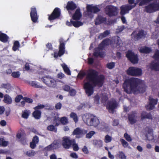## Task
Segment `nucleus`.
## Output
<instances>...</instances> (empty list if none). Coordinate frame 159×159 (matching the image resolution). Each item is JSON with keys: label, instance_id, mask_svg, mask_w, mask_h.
Masks as SVG:
<instances>
[{"label": "nucleus", "instance_id": "nucleus-1", "mask_svg": "<svg viewBox=\"0 0 159 159\" xmlns=\"http://www.w3.org/2000/svg\"><path fill=\"white\" fill-rule=\"evenodd\" d=\"M104 79L103 75H101L98 76V73L97 71L93 69H90L87 72V82L84 85V88L86 94L88 96L92 95L93 93L94 87H102Z\"/></svg>", "mask_w": 159, "mask_h": 159}, {"label": "nucleus", "instance_id": "nucleus-2", "mask_svg": "<svg viewBox=\"0 0 159 159\" xmlns=\"http://www.w3.org/2000/svg\"><path fill=\"white\" fill-rule=\"evenodd\" d=\"M125 92L128 93H143L145 91L144 82L137 78H131L126 80L123 85Z\"/></svg>", "mask_w": 159, "mask_h": 159}, {"label": "nucleus", "instance_id": "nucleus-3", "mask_svg": "<svg viewBox=\"0 0 159 159\" xmlns=\"http://www.w3.org/2000/svg\"><path fill=\"white\" fill-rule=\"evenodd\" d=\"M84 122L89 126L96 127L99 124V121L98 118L91 114H86L83 116Z\"/></svg>", "mask_w": 159, "mask_h": 159}, {"label": "nucleus", "instance_id": "nucleus-4", "mask_svg": "<svg viewBox=\"0 0 159 159\" xmlns=\"http://www.w3.org/2000/svg\"><path fill=\"white\" fill-rule=\"evenodd\" d=\"M41 80L44 84L49 87L55 88L56 86V81L49 76L43 77Z\"/></svg>", "mask_w": 159, "mask_h": 159}, {"label": "nucleus", "instance_id": "nucleus-5", "mask_svg": "<svg viewBox=\"0 0 159 159\" xmlns=\"http://www.w3.org/2000/svg\"><path fill=\"white\" fill-rule=\"evenodd\" d=\"M118 9L116 7L111 5H108L105 9V12L109 16H113L117 15Z\"/></svg>", "mask_w": 159, "mask_h": 159}, {"label": "nucleus", "instance_id": "nucleus-6", "mask_svg": "<svg viewBox=\"0 0 159 159\" xmlns=\"http://www.w3.org/2000/svg\"><path fill=\"white\" fill-rule=\"evenodd\" d=\"M108 40H104L101 44L99 45L98 48L95 50L94 52V55L95 56H99L101 57H103L104 56V54L101 51L105 45H107Z\"/></svg>", "mask_w": 159, "mask_h": 159}, {"label": "nucleus", "instance_id": "nucleus-7", "mask_svg": "<svg viewBox=\"0 0 159 159\" xmlns=\"http://www.w3.org/2000/svg\"><path fill=\"white\" fill-rule=\"evenodd\" d=\"M48 20L51 22L54 20L58 19L60 17V9L58 7L55 8L50 14L48 15Z\"/></svg>", "mask_w": 159, "mask_h": 159}, {"label": "nucleus", "instance_id": "nucleus-8", "mask_svg": "<svg viewBox=\"0 0 159 159\" xmlns=\"http://www.w3.org/2000/svg\"><path fill=\"white\" fill-rule=\"evenodd\" d=\"M128 74L133 76H139L142 74L140 69L134 67H130L127 71Z\"/></svg>", "mask_w": 159, "mask_h": 159}, {"label": "nucleus", "instance_id": "nucleus-9", "mask_svg": "<svg viewBox=\"0 0 159 159\" xmlns=\"http://www.w3.org/2000/svg\"><path fill=\"white\" fill-rule=\"evenodd\" d=\"M74 142V139H70V137L65 136L62 138V145L64 148L67 149L73 144Z\"/></svg>", "mask_w": 159, "mask_h": 159}, {"label": "nucleus", "instance_id": "nucleus-10", "mask_svg": "<svg viewBox=\"0 0 159 159\" xmlns=\"http://www.w3.org/2000/svg\"><path fill=\"white\" fill-rule=\"evenodd\" d=\"M30 16L31 20L34 23L38 22L39 16L38 15L36 8L33 7L31 8V11L30 13Z\"/></svg>", "mask_w": 159, "mask_h": 159}, {"label": "nucleus", "instance_id": "nucleus-11", "mask_svg": "<svg viewBox=\"0 0 159 159\" xmlns=\"http://www.w3.org/2000/svg\"><path fill=\"white\" fill-rule=\"evenodd\" d=\"M126 56L132 63H138V60L137 56L132 51H129L126 54Z\"/></svg>", "mask_w": 159, "mask_h": 159}, {"label": "nucleus", "instance_id": "nucleus-12", "mask_svg": "<svg viewBox=\"0 0 159 159\" xmlns=\"http://www.w3.org/2000/svg\"><path fill=\"white\" fill-rule=\"evenodd\" d=\"M136 4L134 5H126L122 6L120 7V14L121 15H123L129 12V10L134 8Z\"/></svg>", "mask_w": 159, "mask_h": 159}, {"label": "nucleus", "instance_id": "nucleus-13", "mask_svg": "<svg viewBox=\"0 0 159 159\" xmlns=\"http://www.w3.org/2000/svg\"><path fill=\"white\" fill-rule=\"evenodd\" d=\"M159 9V5L152 3L145 7V11L148 13H152Z\"/></svg>", "mask_w": 159, "mask_h": 159}, {"label": "nucleus", "instance_id": "nucleus-14", "mask_svg": "<svg viewBox=\"0 0 159 159\" xmlns=\"http://www.w3.org/2000/svg\"><path fill=\"white\" fill-rule=\"evenodd\" d=\"M149 104L146 106L147 110L150 111L153 109L155 105L157 104V99H153L151 97L149 98Z\"/></svg>", "mask_w": 159, "mask_h": 159}, {"label": "nucleus", "instance_id": "nucleus-15", "mask_svg": "<svg viewBox=\"0 0 159 159\" xmlns=\"http://www.w3.org/2000/svg\"><path fill=\"white\" fill-rule=\"evenodd\" d=\"M86 9L88 11V13H96L99 12L100 11V9L96 5L87 4L86 7Z\"/></svg>", "mask_w": 159, "mask_h": 159}, {"label": "nucleus", "instance_id": "nucleus-16", "mask_svg": "<svg viewBox=\"0 0 159 159\" xmlns=\"http://www.w3.org/2000/svg\"><path fill=\"white\" fill-rule=\"evenodd\" d=\"M118 105V103L115 100H113L109 101L108 103V107L110 112H113L114 110L117 108Z\"/></svg>", "mask_w": 159, "mask_h": 159}, {"label": "nucleus", "instance_id": "nucleus-17", "mask_svg": "<svg viewBox=\"0 0 159 159\" xmlns=\"http://www.w3.org/2000/svg\"><path fill=\"white\" fill-rule=\"evenodd\" d=\"M138 117L137 114L135 112H133L129 115L128 119L130 123L133 124L136 122Z\"/></svg>", "mask_w": 159, "mask_h": 159}, {"label": "nucleus", "instance_id": "nucleus-18", "mask_svg": "<svg viewBox=\"0 0 159 159\" xmlns=\"http://www.w3.org/2000/svg\"><path fill=\"white\" fill-rule=\"evenodd\" d=\"M147 67L152 70H159V62L156 61L152 62Z\"/></svg>", "mask_w": 159, "mask_h": 159}, {"label": "nucleus", "instance_id": "nucleus-19", "mask_svg": "<svg viewBox=\"0 0 159 159\" xmlns=\"http://www.w3.org/2000/svg\"><path fill=\"white\" fill-rule=\"evenodd\" d=\"M144 32L143 30L139 31L138 33H136V31H134L132 34L131 36H134V39L136 40L140 39L145 36Z\"/></svg>", "mask_w": 159, "mask_h": 159}, {"label": "nucleus", "instance_id": "nucleus-20", "mask_svg": "<svg viewBox=\"0 0 159 159\" xmlns=\"http://www.w3.org/2000/svg\"><path fill=\"white\" fill-rule=\"evenodd\" d=\"M87 131L84 129H82L79 128H77L74 130L72 134L73 135H83L86 134Z\"/></svg>", "mask_w": 159, "mask_h": 159}, {"label": "nucleus", "instance_id": "nucleus-21", "mask_svg": "<svg viewBox=\"0 0 159 159\" xmlns=\"http://www.w3.org/2000/svg\"><path fill=\"white\" fill-rule=\"evenodd\" d=\"M77 7L76 5L72 1L68 2L66 6V8L69 14H72L71 11L75 9Z\"/></svg>", "mask_w": 159, "mask_h": 159}, {"label": "nucleus", "instance_id": "nucleus-22", "mask_svg": "<svg viewBox=\"0 0 159 159\" xmlns=\"http://www.w3.org/2000/svg\"><path fill=\"white\" fill-rule=\"evenodd\" d=\"M3 102L7 104H10L12 103V99L11 98L8 94H6L3 95Z\"/></svg>", "mask_w": 159, "mask_h": 159}, {"label": "nucleus", "instance_id": "nucleus-23", "mask_svg": "<svg viewBox=\"0 0 159 159\" xmlns=\"http://www.w3.org/2000/svg\"><path fill=\"white\" fill-rule=\"evenodd\" d=\"M114 42V43L113 46L117 48H119L121 46L122 43L120 38L118 36L115 37Z\"/></svg>", "mask_w": 159, "mask_h": 159}, {"label": "nucleus", "instance_id": "nucleus-24", "mask_svg": "<svg viewBox=\"0 0 159 159\" xmlns=\"http://www.w3.org/2000/svg\"><path fill=\"white\" fill-rule=\"evenodd\" d=\"M32 116L36 120H39L41 117V112L40 110H35L32 113Z\"/></svg>", "mask_w": 159, "mask_h": 159}, {"label": "nucleus", "instance_id": "nucleus-25", "mask_svg": "<svg viewBox=\"0 0 159 159\" xmlns=\"http://www.w3.org/2000/svg\"><path fill=\"white\" fill-rule=\"evenodd\" d=\"M82 16L80 9H77L74 15L72 16L73 19L75 20H79Z\"/></svg>", "mask_w": 159, "mask_h": 159}, {"label": "nucleus", "instance_id": "nucleus-26", "mask_svg": "<svg viewBox=\"0 0 159 159\" xmlns=\"http://www.w3.org/2000/svg\"><path fill=\"white\" fill-rule=\"evenodd\" d=\"M9 38L7 35L5 34L2 33L0 31V41L2 42L5 43L7 41Z\"/></svg>", "mask_w": 159, "mask_h": 159}, {"label": "nucleus", "instance_id": "nucleus-27", "mask_svg": "<svg viewBox=\"0 0 159 159\" xmlns=\"http://www.w3.org/2000/svg\"><path fill=\"white\" fill-rule=\"evenodd\" d=\"M106 20V19L105 18L101 16H98L95 20V24L96 25L99 24L104 22Z\"/></svg>", "mask_w": 159, "mask_h": 159}, {"label": "nucleus", "instance_id": "nucleus-28", "mask_svg": "<svg viewBox=\"0 0 159 159\" xmlns=\"http://www.w3.org/2000/svg\"><path fill=\"white\" fill-rule=\"evenodd\" d=\"M142 120H143L145 118L152 119V116L150 113H147L145 112H143L141 115Z\"/></svg>", "mask_w": 159, "mask_h": 159}, {"label": "nucleus", "instance_id": "nucleus-29", "mask_svg": "<svg viewBox=\"0 0 159 159\" xmlns=\"http://www.w3.org/2000/svg\"><path fill=\"white\" fill-rule=\"evenodd\" d=\"M30 113V112L28 110H25L22 112V117L25 119H27Z\"/></svg>", "mask_w": 159, "mask_h": 159}, {"label": "nucleus", "instance_id": "nucleus-30", "mask_svg": "<svg viewBox=\"0 0 159 159\" xmlns=\"http://www.w3.org/2000/svg\"><path fill=\"white\" fill-rule=\"evenodd\" d=\"M140 52L141 53H147L150 52L151 50L150 48L147 47L141 48L139 49Z\"/></svg>", "mask_w": 159, "mask_h": 159}, {"label": "nucleus", "instance_id": "nucleus-31", "mask_svg": "<svg viewBox=\"0 0 159 159\" xmlns=\"http://www.w3.org/2000/svg\"><path fill=\"white\" fill-rule=\"evenodd\" d=\"M53 149H56L59 148L60 146V142L58 140H55L51 144Z\"/></svg>", "mask_w": 159, "mask_h": 159}, {"label": "nucleus", "instance_id": "nucleus-32", "mask_svg": "<svg viewBox=\"0 0 159 159\" xmlns=\"http://www.w3.org/2000/svg\"><path fill=\"white\" fill-rule=\"evenodd\" d=\"M64 72L67 75H71L70 72L67 66L65 64H62L61 65Z\"/></svg>", "mask_w": 159, "mask_h": 159}, {"label": "nucleus", "instance_id": "nucleus-33", "mask_svg": "<svg viewBox=\"0 0 159 159\" xmlns=\"http://www.w3.org/2000/svg\"><path fill=\"white\" fill-rule=\"evenodd\" d=\"M20 47V44L18 41H16L14 43L12 49L14 51L17 50Z\"/></svg>", "mask_w": 159, "mask_h": 159}, {"label": "nucleus", "instance_id": "nucleus-34", "mask_svg": "<svg viewBox=\"0 0 159 159\" xmlns=\"http://www.w3.org/2000/svg\"><path fill=\"white\" fill-rule=\"evenodd\" d=\"M110 34V31L108 30H106L103 33H101L98 36V38L100 39H102L103 38L107 36Z\"/></svg>", "mask_w": 159, "mask_h": 159}, {"label": "nucleus", "instance_id": "nucleus-35", "mask_svg": "<svg viewBox=\"0 0 159 159\" xmlns=\"http://www.w3.org/2000/svg\"><path fill=\"white\" fill-rule=\"evenodd\" d=\"M8 144L7 141H5L3 138H0V146L3 147H6Z\"/></svg>", "mask_w": 159, "mask_h": 159}, {"label": "nucleus", "instance_id": "nucleus-36", "mask_svg": "<svg viewBox=\"0 0 159 159\" xmlns=\"http://www.w3.org/2000/svg\"><path fill=\"white\" fill-rule=\"evenodd\" d=\"M60 122L63 125L67 124L68 122L67 118L66 117H63L61 118Z\"/></svg>", "mask_w": 159, "mask_h": 159}, {"label": "nucleus", "instance_id": "nucleus-37", "mask_svg": "<svg viewBox=\"0 0 159 159\" xmlns=\"http://www.w3.org/2000/svg\"><path fill=\"white\" fill-rule=\"evenodd\" d=\"M102 142L101 140H95L93 141L94 145L97 146L98 147H101L102 146Z\"/></svg>", "mask_w": 159, "mask_h": 159}, {"label": "nucleus", "instance_id": "nucleus-38", "mask_svg": "<svg viewBox=\"0 0 159 159\" xmlns=\"http://www.w3.org/2000/svg\"><path fill=\"white\" fill-rule=\"evenodd\" d=\"M72 25L76 27H78L83 25V23L80 21H72Z\"/></svg>", "mask_w": 159, "mask_h": 159}, {"label": "nucleus", "instance_id": "nucleus-39", "mask_svg": "<svg viewBox=\"0 0 159 159\" xmlns=\"http://www.w3.org/2000/svg\"><path fill=\"white\" fill-rule=\"evenodd\" d=\"M47 129L49 131H54L56 132L57 131V129L53 125H50L48 126Z\"/></svg>", "mask_w": 159, "mask_h": 159}, {"label": "nucleus", "instance_id": "nucleus-40", "mask_svg": "<svg viewBox=\"0 0 159 159\" xmlns=\"http://www.w3.org/2000/svg\"><path fill=\"white\" fill-rule=\"evenodd\" d=\"M65 47L64 43H60V56L64 54L65 52Z\"/></svg>", "mask_w": 159, "mask_h": 159}, {"label": "nucleus", "instance_id": "nucleus-41", "mask_svg": "<svg viewBox=\"0 0 159 159\" xmlns=\"http://www.w3.org/2000/svg\"><path fill=\"white\" fill-rule=\"evenodd\" d=\"M112 138L108 135H106L104 138V141L106 143H108L111 142Z\"/></svg>", "mask_w": 159, "mask_h": 159}, {"label": "nucleus", "instance_id": "nucleus-42", "mask_svg": "<svg viewBox=\"0 0 159 159\" xmlns=\"http://www.w3.org/2000/svg\"><path fill=\"white\" fill-rule=\"evenodd\" d=\"M1 86L2 88L5 89H7L8 90L11 89V84L9 83L2 84L1 85Z\"/></svg>", "mask_w": 159, "mask_h": 159}, {"label": "nucleus", "instance_id": "nucleus-43", "mask_svg": "<svg viewBox=\"0 0 159 159\" xmlns=\"http://www.w3.org/2000/svg\"><path fill=\"white\" fill-rule=\"evenodd\" d=\"M70 117L72 118L75 123L78 121V117L76 114L72 112L70 114Z\"/></svg>", "mask_w": 159, "mask_h": 159}, {"label": "nucleus", "instance_id": "nucleus-44", "mask_svg": "<svg viewBox=\"0 0 159 159\" xmlns=\"http://www.w3.org/2000/svg\"><path fill=\"white\" fill-rule=\"evenodd\" d=\"M11 75L14 78H18L20 75V73L19 71L13 72H12Z\"/></svg>", "mask_w": 159, "mask_h": 159}, {"label": "nucleus", "instance_id": "nucleus-45", "mask_svg": "<svg viewBox=\"0 0 159 159\" xmlns=\"http://www.w3.org/2000/svg\"><path fill=\"white\" fill-rule=\"evenodd\" d=\"M23 96L21 95H19L16 96L15 99V102L16 103H18L19 102L20 100L23 99Z\"/></svg>", "mask_w": 159, "mask_h": 159}, {"label": "nucleus", "instance_id": "nucleus-46", "mask_svg": "<svg viewBox=\"0 0 159 159\" xmlns=\"http://www.w3.org/2000/svg\"><path fill=\"white\" fill-rule=\"evenodd\" d=\"M95 132L94 131H91L87 134L86 135V137L88 139H90L95 134Z\"/></svg>", "mask_w": 159, "mask_h": 159}, {"label": "nucleus", "instance_id": "nucleus-47", "mask_svg": "<svg viewBox=\"0 0 159 159\" xmlns=\"http://www.w3.org/2000/svg\"><path fill=\"white\" fill-rule=\"evenodd\" d=\"M31 85L32 87H34L36 88H42L38 84L37 82L36 81H33L31 83Z\"/></svg>", "mask_w": 159, "mask_h": 159}, {"label": "nucleus", "instance_id": "nucleus-48", "mask_svg": "<svg viewBox=\"0 0 159 159\" xmlns=\"http://www.w3.org/2000/svg\"><path fill=\"white\" fill-rule=\"evenodd\" d=\"M124 137L128 142H130L132 140V139L131 138L130 136L127 133H125L124 134Z\"/></svg>", "mask_w": 159, "mask_h": 159}, {"label": "nucleus", "instance_id": "nucleus-49", "mask_svg": "<svg viewBox=\"0 0 159 159\" xmlns=\"http://www.w3.org/2000/svg\"><path fill=\"white\" fill-rule=\"evenodd\" d=\"M118 155L119 157L121 159H126V156L123 152H119Z\"/></svg>", "mask_w": 159, "mask_h": 159}, {"label": "nucleus", "instance_id": "nucleus-50", "mask_svg": "<svg viewBox=\"0 0 159 159\" xmlns=\"http://www.w3.org/2000/svg\"><path fill=\"white\" fill-rule=\"evenodd\" d=\"M23 99L27 103H32L33 102V100L32 99L30 98H29L28 97H24L23 98Z\"/></svg>", "mask_w": 159, "mask_h": 159}, {"label": "nucleus", "instance_id": "nucleus-51", "mask_svg": "<svg viewBox=\"0 0 159 159\" xmlns=\"http://www.w3.org/2000/svg\"><path fill=\"white\" fill-rule=\"evenodd\" d=\"M120 141L124 147L125 148L126 147L128 146L129 144L124 139H121L120 140Z\"/></svg>", "mask_w": 159, "mask_h": 159}, {"label": "nucleus", "instance_id": "nucleus-52", "mask_svg": "<svg viewBox=\"0 0 159 159\" xmlns=\"http://www.w3.org/2000/svg\"><path fill=\"white\" fill-rule=\"evenodd\" d=\"M125 26L123 25L118 26L116 29V32L117 33H119L121 32L123 30Z\"/></svg>", "mask_w": 159, "mask_h": 159}, {"label": "nucleus", "instance_id": "nucleus-53", "mask_svg": "<svg viewBox=\"0 0 159 159\" xmlns=\"http://www.w3.org/2000/svg\"><path fill=\"white\" fill-rule=\"evenodd\" d=\"M35 154V152L34 151H27L26 152V154L29 157L33 156Z\"/></svg>", "mask_w": 159, "mask_h": 159}, {"label": "nucleus", "instance_id": "nucleus-54", "mask_svg": "<svg viewBox=\"0 0 159 159\" xmlns=\"http://www.w3.org/2000/svg\"><path fill=\"white\" fill-rule=\"evenodd\" d=\"M75 141L74 140V142L73 144H72L71 145L73 146V149L75 151H77L79 149V148L77 144L75 143Z\"/></svg>", "mask_w": 159, "mask_h": 159}, {"label": "nucleus", "instance_id": "nucleus-55", "mask_svg": "<svg viewBox=\"0 0 159 159\" xmlns=\"http://www.w3.org/2000/svg\"><path fill=\"white\" fill-rule=\"evenodd\" d=\"M44 107L45 106L43 105H40L35 107H34V109L35 110H39V109H43Z\"/></svg>", "mask_w": 159, "mask_h": 159}, {"label": "nucleus", "instance_id": "nucleus-56", "mask_svg": "<svg viewBox=\"0 0 159 159\" xmlns=\"http://www.w3.org/2000/svg\"><path fill=\"white\" fill-rule=\"evenodd\" d=\"M108 100V98L106 95L103 96L102 98V102L104 104L106 103Z\"/></svg>", "mask_w": 159, "mask_h": 159}, {"label": "nucleus", "instance_id": "nucleus-57", "mask_svg": "<svg viewBox=\"0 0 159 159\" xmlns=\"http://www.w3.org/2000/svg\"><path fill=\"white\" fill-rule=\"evenodd\" d=\"M52 150H53V149L51 144L45 147L44 148V150L46 151H50Z\"/></svg>", "mask_w": 159, "mask_h": 159}, {"label": "nucleus", "instance_id": "nucleus-58", "mask_svg": "<svg viewBox=\"0 0 159 159\" xmlns=\"http://www.w3.org/2000/svg\"><path fill=\"white\" fill-rule=\"evenodd\" d=\"M53 124L55 126H58L60 124V119L58 117V119H56L55 118L53 120Z\"/></svg>", "mask_w": 159, "mask_h": 159}, {"label": "nucleus", "instance_id": "nucleus-59", "mask_svg": "<svg viewBox=\"0 0 159 159\" xmlns=\"http://www.w3.org/2000/svg\"><path fill=\"white\" fill-rule=\"evenodd\" d=\"M85 74V72H80L78 74L77 77L80 79H82Z\"/></svg>", "mask_w": 159, "mask_h": 159}, {"label": "nucleus", "instance_id": "nucleus-60", "mask_svg": "<svg viewBox=\"0 0 159 159\" xmlns=\"http://www.w3.org/2000/svg\"><path fill=\"white\" fill-rule=\"evenodd\" d=\"M30 67L29 63H26L25 65V67L23 68L24 70L28 71L30 70Z\"/></svg>", "mask_w": 159, "mask_h": 159}, {"label": "nucleus", "instance_id": "nucleus-61", "mask_svg": "<svg viewBox=\"0 0 159 159\" xmlns=\"http://www.w3.org/2000/svg\"><path fill=\"white\" fill-rule=\"evenodd\" d=\"M39 141V139L38 136L36 135H35L33 137L32 139V142H35L37 144L38 143Z\"/></svg>", "mask_w": 159, "mask_h": 159}, {"label": "nucleus", "instance_id": "nucleus-62", "mask_svg": "<svg viewBox=\"0 0 159 159\" xmlns=\"http://www.w3.org/2000/svg\"><path fill=\"white\" fill-rule=\"evenodd\" d=\"M115 66V63L113 62L110 63L107 65V67L109 69H111Z\"/></svg>", "mask_w": 159, "mask_h": 159}, {"label": "nucleus", "instance_id": "nucleus-63", "mask_svg": "<svg viewBox=\"0 0 159 159\" xmlns=\"http://www.w3.org/2000/svg\"><path fill=\"white\" fill-rule=\"evenodd\" d=\"M154 57L157 60H159V51L157 50L155 53Z\"/></svg>", "mask_w": 159, "mask_h": 159}, {"label": "nucleus", "instance_id": "nucleus-64", "mask_svg": "<svg viewBox=\"0 0 159 159\" xmlns=\"http://www.w3.org/2000/svg\"><path fill=\"white\" fill-rule=\"evenodd\" d=\"M86 105L85 103H82L80 104L79 106H78L77 107V109L78 110H80L82 109L83 108H84L86 107Z\"/></svg>", "mask_w": 159, "mask_h": 159}]
</instances>
